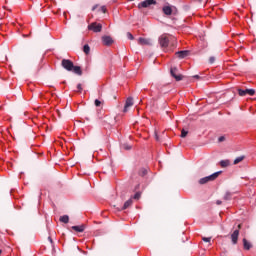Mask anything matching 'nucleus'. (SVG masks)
Masks as SVG:
<instances>
[{
  "mask_svg": "<svg viewBox=\"0 0 256 256\" xmlns=\"http://www.w3.org/2000/svg\"><path fill=\"white\" fill-rule=\"evenodd\" d=\"M243 245H244V249H246V251H249V249H251V243H249V241H247V239H243Z\"/></svg>",
  "mask_w": 256,
  "mask_h": 256,
  "instance_id": "nucleus-18",
  "label": "nucleus"
},
{
  "mask_svg": "<svg viewBox=\"0 0 256 256\" xmlns=\"http://www.w3.org/2000/svg\"><path fill=\"white\" fill-rule=\"evenodd\" d=\"M202 241H204V243H211V237H203Z\"/></svg>",
  "mask_w": 256,
  "mask_h": 256,
  "instance_id": "nucleus-25",
  "label": "nucleus"
},
{
  "mask_svg": "<svg viewBox=\"0 0 256 256\" xmlns=\"http://www.w3.org/2000/svg\"><path fill=\"white\" fill-rule=\"evenodd\" d=\"M231 199H233V193L226 192L224 195V201H231Z\"/></svg>",
  "mask_w": 256,
  "mask_h": 256,
  "instance_id": "nucleus-17",
  "label": "nucleus"
},
{
  "mask_svg": "<svg viewBox=\"0 0 256 256\" xmlns=\"http://www.w3.org/2000/svg\"><path fill=\"white\" fill-rule=\"evenodd\" d=\"M129 1H134V0H129Z\"/></svg>",
  "mask_w": 256,
  "mask_h": 256,
  "instance_id": "nucleus-44",
  "label": "nucleus"
},
{
  "mask_svg": "<svg viewBox=\"0 0 256 256\" xmlns=\"http://www.w3.org/2000/svg\"><path fill=\"white\" fill-rule=\"evenodd\" d=\"M238 240H239V229L234 230V232L231 234V241L233 245H237Z\"/></svg>",
  "mask_w": 256,
  "mask_h": 256,
  "instance_id": "nucleus-11",
  "label": "nucleus"
},
{
  "mask_svg": "<svg viewBox=\"0 0 256 256\" xmlns=\"http://www.w3.org/2000/svg\"><path fill=\"white\" fill-rule=\"evenodd\" d=\"M61 65L64 69H66V71H73V61L69 59H63Z\"/></svg>",
  "mask_w": 256,
  "mask_h": 256,
  "instance_id": "nucleus-6",
  "label": "nucleus"
},
{
  "mask_svg": "<svg viewBox=\"0 0 256 256\" xmlns=\"http://www.w3.org/2000/svg\"><path fill=\"white\" fill-rule=\"evenodd\" d=\"M97 7H99V5H94V6L92 7V11H95V9H97Z\"/></svg>",
  "mask_w": 256,
  "mask_h": 256,
  "instance_id": "nucleus-37",
  "label": "nucleus"
},
{
  "mask_svg": "<svg viewBox=\"0 0 256 256\" xmlns=\"http://www.w3.org/2000/svg\"><path fill=\"white\" fill-rule=\"evenodd\" d=\"M73 73L76 75H83V71H81V66H73L72 68Z\"/></svg>",
  "mask_w": 256,
  "mask_h": 256,
  "instance_id": "nucleus-16",
  "label": "nucleus"
},
{
  "mask_svg": "<svg viewBox=\"0 0 256 256\" xmlns=\"http://www.w3.org/2000/svg\"><path fill=\"white\" fill-rule=\"evenodd\" d=\"M193 79H201V76H199V75H194V76H193Z\"/></svg>",
  "mask_w": 256,
  "mask_h": 256,
  "instance_id": "nucleus-34",
  "label": "nucleus"
},
{
  "mask_svg": "<svg viewBox=\"0 0 256 256\" xmlns=\"http://www.w3.org/2000/svg\"><path fill=\"white\" fill-rule=\"evenodd\" d=\"M158 43L163 51H167L169 47V37H167L165 34L161 35L158 39Z\"/></svg>",
  "mask_w": 256,
  "mask_h": 256,
  "instance_id": "nucleus-2",
  "label": "nucleus"
},
{
  "mask_svg": "<svg viewBox=\"0 0 256 256\" xmlns=\"http://www.w3.org/2000/svg\"><path fill=\"white\" fill-rule=\"evenodd\" d=\"M170 75L175 78V81H182L183 76L181 74H177V68L173 67L170 69Z\"/></svg>",
  "mask_w": 256,
  "mask_h": 256,
  "instance_id": "nucleus-8",
  "label": "nucleus"
},
{
  "mask_svg": "<svg viewBox=\"0 0 256 256\" xmlns=\"http://www.w3.org/2000/svg\"><path fill=\"white\" fill-rule=\"evenodd\" d=\"M94 105H95L96 107H101V101H100L99 99H96V100L94 101Z\"/></svg>",
  "mask_w": 256,
  "mask_h": 256,
  "instance_id": "nucleus-27",
  "label": "nucleus"
},
{
  "mask_svg": "<svg viewBox=\"0 0 256 256\" xmlns=\"http://www.w3.org/2000/svg\"><path fill=\"white\" fill-rule=\"evenodd\" d=\"M223 171L214 172L213 174L203 177L199 180L200 185H205L206 183H209L210 181H215L219 175H221Z\"/></svg>",
  "mask_w": 256,
  "mask_h": 256,
  "instance_id": "nucleus-1",
  "label": "nucleus"
},
{
  "mask_svg": "<svg viewBox=\"0 0 256 256\" xmlns=\"http://www.w3.org/2000/svg\"><path fill=\"white\" fill-rule=\"evenodd\" d=\"M123 148H124L126 151H129V149H131V146H129V144H123Z\"/></svg>",
  "mask_w": 256,
  "mask_h": 256,
  "instance_id": "nucleus-31",
  "label": "nucleus"
},
{
  "mask_svg": "<svg viewBox=\"0 0 256 256\" xmlns=\"http://www.w3.org/2000/svg\"><path fill=\"white\" fill-rule=\"evenodd\" d=\"M100 11H101L102 13H107V7L101 6V7H100Z\"/></svg>",
  "mask_w": 256,
  "mask_h": 256,
  "instance_id": "nucleus-29",
  "label": "nucleus"
},
{
  "mask_svg": "<svg viewBox=\"0 0 256 256\" xmlns=\"http://www.w3.org/2000/svg\"><path fill=\"white\" fill-rule=\"evenodd\" d=\"M151 5H157V0H144L138 4V9H147Z\"/></svg>",
  "mask_w": 256,
  "mask_h": 256,
  "instance_id": "nucleus-5",
  "label": "nucleus"
},
{
  "mask_svg": "<svg viewBox=\"0 0 256 256\" xmlns=\"http://www.w3.org/2000/svg\"><path fill=\"white\" fill-rule=\"evenodd\" d=\"M102 42L104 45H112L113 44V38H111V36H103L102 37Z\"/></svg>",
  "mask_w": 256,
  "mask_h": 256,
  "instance_id": "nucleus-12",
  "label": "nucleus"
},
{
  "mask_svg": "<svg viewBox=\"0 0 256 256\" xmlns=\"http://www.w3.org/2000/svg\"><path fill=\"white\" fill-rule=\"evenodd\" d=\"M188 134H189V131L183 129V130L181 131L180 137L185 138V137H187Z\"/></svg>",
  "mask_w": 256,
  "mask_h": 256,
  "instance_id": "nucleus-24",
  "label": "nucleus"
},
{
  "mask_svg": "<svg viewBox=\"0 0 256 256\" xmlns=\"http://www.w3.org/2000/svg\"><path fill=\"white\" fill-rule=\"evenodd\" d=\"M127 38H128L130 41H133V39H135V37L133 36V34H131V32H128V33H127Z\"/></svg>",
  "mask_w": 256,
  "mask_h": 256,
  "instance_id": "nucleus-26",
  "label": "nucleus"
},
{
  "mask_svg": "<svg viewBox=\"0 0 256 256\" xmlns=\"http://www.w3.org/2000/svg\"><path fill=\"white\" fill-rule=\"evenodd\" d=\"M156 140L159 141V136L156 135Z\"/></svg>",
  "mask_w": 256,
  "mask_h": 256,
  "instance_id": "nucleus-40",
  "label": "nucleus"
},
{
  "mask_svg": "<svg viewBox=\"0 0 256 256\" xmlns=\"http://www.w3.org/2000/svg\"><path fill=\"white\" fill-rule=\"evenodd\" d=\"M2 251L0 250V255H1Z\"/></svg>",
  "mask_w": 256,
  "mask_h": 256,
  "instance_id": "nucleus-43",
  "label": "nucleus"
},
{
  "mask_svg": "<svg viewBox=\"0 0 256 256\" xmlns=\"http://www.w3.org/2000/svg\"><path fill=\"white\" fill-rule=\"evenodd\" d=\"M231 162L229 160H221L220 161V167H229Z\"/></svg>",
  "mask_w": 256,
  "mask_h": 256,
  "instance_id": "nucleus-20",
  "label": "nucleus"
},
{
  "mask_svg": "<svg viewBox=\"0 0 256 256\" xmlns=\"http://www.w3.org/2000/svg\"><path fill=\"white\" fill-rule=\"evenodd\" d=\"M185 241H187V239H183V240H182V243H185Z\"/></svg>",
  "mask_w": 256,
  "mask_h": 256,
  "instance_id": "nucleus-41",
  "label": "nucleus"
},
{
  "mask_svg": "<svg viewBox=\"0 0 256 256\" xmlns=\"http://www.w3.org/2000/svg\"><path fill=\"white\" fill-rule=\"evenodd\" d=\"M189 9H191V7L189 5H184L183 6L184 11H189Z\"/></svg>",
  "mask_w": 256,
  "mask_h": 256,
  "instance_id": "nucleus-32",
  "label": "nucleus"
},
{
  "mask_svg": "<svg viewBox=\"0 0 256 256\" xmlns=\"http://www.w3.org/2000/svg\"><path fill=\"white\" fill-rule=\"evenodd\" d=\"M61 223H69V216L68 215H63L60 217Z\"/></svg>",
  "mask_w": 256,
  "mask_h": 256,
  "instance_id": "nucleus-21",
  "label": "nucleus"
},
{
  "mask_svg": "<svg viewBox=\"0 0 256 256\" xmlns=\"http://www.w3.org/2000/svg\"><path fill=\"white\" fill-rule=\"evenodd\" d=\"M196 1H198L199 3H202V2H203V0H196Z\"/></svg>",
  "mask_w": 256,
  "mask_h": 256,
  "instance_id": "nucleus-39",
  "label": "nucleus"
},
{
  "mask_svg": "<svg viewBox=\"0 0 256 256\" xmlns=\"http://www.w3.org/2000/svg\"><path fill=\"white\" fill-rule=\"evenodd\" d=\"M83 52L86 54V55H89V53L91 52V47H89V44H85L83 46Z\"/></svg>",
  "mask_w": 256,
  "mask_h": 256,
  "instance_id": "nucleus-19",
  "label": "nucleus"
},
{
  "mask_svg": "<svg viewBox=\"0 0 256 256\" xmlns=\"http://www.w3.org/2000/svg\"><path fill=\"white\" fill-rule=\"evenodd\" d=\"M138 43H139V45H153V40H151L149 38L140 37L138 39Z\"/></svg>",
  "mask_w": 256,
  "mask_h": 256,
  "instance_id": "nucleus-10",
  "label": "nucleus"
},
{
  "mask_svg": "<svg viewBox=\"0 0 256 256\" xmlns=\"http://www.w3.org/2000/svg\"><path fill=\"white\" fill-rule=\"evenodd\" d=\"M238 94L240 97H245V95H250V97H253V95H255V89H238Z\"/></svg>",
  "mask_w": 256,
  "mask_h": 256,
  "instance_id": "nucleus-7",
  "label": "nucleus"
},
{
  "mask_svg": "<svg viewBox=\"0 0 256 256\" xmlns=\"http://www.w3.org/2000/svg\"><path fill=\"white\" fill-rule=\"evenodd\" d=\"M223 141H225V136H220L218 138V143H223Z\"/></svg>",
  "mask_w": 256,
  "mask_h": 256,
  "instance_id": "nucleus-30",
  "label": "nucleus"
},
{
  "mask_svg": "<svg viewBox=\"0 0 256 256\" xmlns=\"http://www.w3.org/2000/svg\"><path fill=\"white\" fill-rule=\"evenodd\" d=\"M176 55L179 59H185V57H187V55H189V51L188 50L178 51V52H176Z\"/></svg>",
  "mask_w": 256,
  "mask_h": 256,
  "instance_id": "nucleus-13",
  "label": "nucleus"
},
{
  "mask_svg": "<svg viewBox=\"0 0 256 256\" xmlns=\"http://www.w3.org/2000/svg\"><path fill=\"white\" fill-rule=\"evenodd\" d=\"M131 205H133V198H130L129 200H127L123 207H122V211H125V209H129V207H131Z\"/></svg>",
  "mask_w": 256,
  "mask_h": 256,
  "instance_id": "nucleus-15",
  "label": "nucleus"
},
{
  "mask_svg": "<svg viewBox=\"0 0 256 256\" xmlns=\"http://www.w3.org/2000/svg\"><path fill=\"white\" fill-rule=\"evenodd\" d=\"M102 29H103V25L97 22H92L91 24L88 25V31H93V33H101Z\"/></svg>",
  "mask_w": 256,
  "mask_h": 256,
  "instance_id": "nucleus-3",
  "label": "nucleus"
},
{
  "mask_svg": "<svg viewBox=\"0 0 256 256\" xmlns=\"http://www.w3.org/2000/svg\"><path fill=\"white\" fill-rule=\"evenodd\" d=\"M223 202L221 200L216 201V205H221Z\"/></svg>",
  "mask_w": 256,
  "mask_h": 256,
  "instance_id": "nucleus-36",
  "label": "nucleus"
},
{
  "mask_svg": "<svg viewBox=\"0 0 256 256\" xmlns=\"http://www.w3.org/2000/svg\"><path fill=\"white\" fill-rule=\"evenodd\" d=\"M238 228L241 229V225H238Z\"/></svg>",
  "mask_w": 256,
  "mask_h": 256,
  "instance_id": "nucleus-42",
  "label": "nucleus"
},
{
  "mask_svg": "<svg viewBox=\"0 0 256 256\" xmlns=\"http://www.w3.org/2000/svg\"><path fill=\"white\" fill-rule=\"evenodd\" d=\"M162 11H163V13H164V15H177V13H178V10H177V7H175V6H164L163 8H162Z\"/></svg>",
  "mask_w": 256,
  "mask_h": 256,
  "instance_id": "nucleus-4",
  "label": "nucleus"
},
{
  "mask_svg": "<svg viewBox=\"0 0 256 256\" xmlns=\"http://www.w3.org/2000/svg\"><path fill=\"white\" fill-rule=\"evenodd\" d=\"M48 240L51 243V245H53V239L51 237H48Z\"/></svg>",
  "mask_w": 256,
  "mask_h": 256,
  "instance_id": "nucleus-38",
  "label": "nucleus"
},
{
  "mask_svg": "<svg viewBox=\"0 0 256 256\" xmlns=\"http://www.w3.org/2000/svg\"><path fill=\"white\" fill-rule=\"evenodd\" d=\"M73 231H76V233H83L85 231L84 225H78V226H72Z\"/></svg>",
  "mask_w": 256,
  "mask_h": 256,
  "instance_id": "nucleus-14",
  "label": "nucleus"
},
{
  "mask_svg": "<svg viewBox=\"0 0 256 256\" xmlns=\"http://www.w3.org/2000/svg\"><path fill=\"white\" fill-rule=\"evenodd\" d=\"M243 159H245V156H239L234 160V165H237L239 163H241V161H243Z\"/></svg>",
  "mask_w": 256,
  "mask_h": 256,
  "instance_id": "nucleus-22",
  "label": "nucleus"
},
{
  "mask_svg": "<svg viewBox=\"0 0 256 256\" xmlns=\"http://www.w3.org/2000/svg\"><path fill=\"white\" fill-rule=\"evenodd\" d=\"M142 175H143V176L147 175V170L143 169V170H142Z\"/></svg>",
  "mask_w": 256,
  "mask_h": 256,
  "instance_id": "nucleus-35",
  "label": "nucleus"
},
{
  "mask_svg": "<svg viewBox=\"0 0 256 256\" xmlns=\"http://www.w3.org/2000/svg\"><path fill=\"white\" fill-rule=\"evenodd\" d=\"M77 89H78V91L81 92V91H83V86H81V84H78V85H77Z\"/></svg>",
  "mask_w": 256,
  "mask_h": 256,
  "instance_id": "nucleus-33",
  "label": "nucleus"
},
{
  "mask_svg": "<svg viewBox=\"0 0 256 256\" xmlns=\"http://www.w3.org/2000/svg\"><path fill=\"white\" fill-rule=\"evenodd\" d=\"M132 199H136V200L141 199V192H136V193L132 196Z\"/></svg>",
  "mask_w": 256,
  "mask_h": 256,
  "instance_id": "nucleus-23",
  "label": "nucleus"
},
{
  "mask_svg": "<svg viewBox=\"0 0 256 256\" xmlns=\"http://www.w3.org/2000/svg\"><path fill=\"white\" fill-rule=\"evenodd\" d=\"M129 107H133V97H128L126 99L124 109H123V113H127V111H129Z\"/></svg>",
  "mask_w": 256,
  "mask_h": 256,
  "instance_id": "nucleus-9",
  "label": "nucleus"
},
{
  "mask_svg": "<svg viewBox=\"0 0 256 256\" xmlns=\"http://www.w3.org/2000/svg\"><path fill=\"white\" fill-rule=\"evenodd\" d=\"M209 63H210V65H213V63H215V56H211L209 58Z\"/></svg>",
  "mask_w": 256,
  "mask_h": 256,
  "instance_id": "nucleus-28",
  "label": "nucleus"
}]
</instances>
